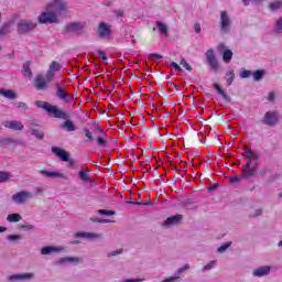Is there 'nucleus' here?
Instances as JSON below:
<instances>
[{
  "mask_svg": "<svg viewBox=\"0 0 282 282\" xmlns=\"http://www.w3.org/2000/svg\"><path fill=\"white\" fill-rule=\"evenodd\" d=\"M67 10V6L63 3L61 0H55L53 3L48 4L46 10L43 11L39 18L37 21L41 24H47V23H58V18L56 14H63Z\"/></svg>",
  "mask_w": 282,
  "mask_h": 282,
  "instance_id": "1",
  "label": "nucleus"
},
{
  "mask_svg": "<svg viewBox=\"0 0 282 282\" xmlns=\"http://www.w3.org/2000/svg\"><path fill=\"white\" fill-rule=\"evenodd\" d=\"M35 105L40 109H44V111L48 112V115H51L53 118H59L62 120H67V118H69V115H67V112L63 111L61 108L50 102L36 101Z\"/></svg>",
  "mask_w": 282,
  "mask_h": 282,
  "instance_id": "2",
  "label": "nucleus"
},
{
  "mask_svg": "<svg viewBox=\"0 0 282 282\" xmlns=\"http://www.w3.org/2000/svg\"><path fill=\"white\" fill-rule=\"evenodd\" d=\"M245 158H247L248 163L242 167V172L245 175H247V177H250V175H254V164H257V160H259V154H257V152L247 150L245 152Z\"/></svg>",
  "mask_w": 282,
  "mask_h": 282,
  "instance_id": "3",
  "label": "nucleus"
},
{
  "mask_svg": "<svg viewBox=\"0 0 282 282\" xmlns=\"http://www.w3.org/2000/svg\"><path fill=\"white\" fill-rule=\"evenodd\" d=\"M28 199H32V193H30L28 191L18 192L12 195V200L15 204H25V202H28Z\"/></svg>",
  "mask_w": 282,
  "mask_h": 282,
  "instance_id": "4",
  "label": "nucleus"
},
{
  "mask_svg": "<svg viewBox=\"0 0 282 282\" xmlns=\"http://www.w3.org/2000/svg\"><path fill=\"white\" fill-rule=\"evenodd\" d=\"M52 83L47 77H43V75H36L35 82H34V87L37 89V91H43L47 89L48 85Z\"/></svg>",
  "mask_w": 282,
  "mask_h": 282,
  "instance_id": "5",
  "label": "nucleus"
},
{
  "mask_svg": "<svg viewBox=\"0 0 282 282\" xmlns=\"http://www.w3.org/2000/svg\"><path fill=\"white\" fill-rule=\"evenodd\" d=\"M97 32L100 39H109L111 36V25L107 22H100Z\"/></svg>",
  "mask_w": 282,
  "mask_h": 282,
  "instance_id": "6",
  "label": "nucleus"
},
{
  "mask_svg": "<svg viewBox=\"0 0 282 282\" xmlns=\"http://www.w3.org/2000/svg\"><path fill=\"white\" fill-rule=\"evenodd\" d=\"M34 28H36V22H30L28 20H21L18 24L20 34H25V32H30V30H34Z\"/></svg>",
  "mask_w": 282,
  "mask_h": 282,
  "instance_id": "7",
  "label": "nucleus"
},
{
  "mask_svg": "<svg viewBox=\"0 0 282 282\" xmlns=\"http://www.w3.org/2000/svg\"><path fill=\"white\" fill-rule=\"evenodd\" d=\"M56 72H61V64L56 61H53L46 72V78L48 80H54Z\"/></svg>",
  "mask_w": 282,
  "mask_h": 282,
  "instance_id": "8",
  "label": "nucleus"
},
{
  "mask_svg": "<svg viewBox=\"0 0 282 282\" xmlns=\"http://www.w3.org/2000/svg\"><path fill=\"white\" fill-rule=\"evenodd\" d=\"M279 122V115L276 112L269 111L264 115L263 123L268 127H274Z\"/></svg>",
  "mask_w": 282,
  "mask_h": 282,
  "instance_id": "9",
  "label": "nucleus"
},
{
  "mask_svg": "<svg viewBox=\"0 0 282 282\" xmlns=\"http://www.w3.org/2000/svg\"><path fill=\"white\" fill-rule=\"evenodd\" d=\"M229 28H230V17L228 15V12L221 11L220 12V30L223 32H228Z\"/></svg>",
  "mask_w": 282,
  "mask_h": 282,
  "instance_id": "10",
  "label": "nucleus"
},
{
  "mask_svg": "<svg viewBox=\"0 0 282 282\" xmlns=\"http://www.w3.org/2000/svg\"><path fill=\"white\" fill-rule=\"evenodd\" d=\"M4 128L10 129L11 131H23L24 126L21 121L9 120L4 122Z\"/></svg>",
  "mask_w": 282,
  "mask_h": 282,
  "instance_id": "11",
  "label": "nucleus"
},
{
  "mask_svg": "<svg viewBox=\"0 0 282 282\" xmlns=\"http://www.w3.org/2000/svg\"><path fill=\"white\" fill-rule=\"evenodd\" d=\"M87 28V23L85 22H72L67 24L66 31L67 32H82V30H85Z\"/></svg>",
  "mask_w": 282,
  "mask_h": 282,
  "instance_id": "12",
  "label": "nucleus"
},
{
  "mask_svg": "<svg viewBox=\"0 0 282 282\" xmlns=\"http://www.w3.org/2000/svg\"><path fill=\"white\" fill-rule=\"evenodd\" d=\"M52 153H54V155H57V158H59L62 162H69V154L64 149L52 148Z\"/></svg>",
  "mask_w": 282,
  "mask_h": 282,
  "instance_id": "13",
  "label": "nucleus"
},
{
  "mask_svg": "<svg viewBox=\"0 0 282 282\" xmlns=\"http://www.w3.org/2000/svg\"><path fill=\"white\" fill-rule=\"evenodd\" d=\"M99 135L95 139V141L97 142V147H107L108 142L107 141V133H105V131L99 130Z\"/></svg>",
  "mask_w": 282,
  "mask_h": 282,
  "instance_id": "14",
  "label": "nucleus"
},
{
  "mask_svg": "<svg viewBox=\"0 0 282 282\" xmlns=\"http://www.w3.org/2000/svg\"><path fill=\"white\" fill-rule=\"evenodd\" d=\"M40 175H43L44 177H65L63 173L58 171H47V170H41Z\"/></svg>",
  "mask_w": 282,
  "mask_h": 282,
  "instance_id": "15",
  "label": "nucleus"
},
{
  "mask_svg": "<svg viewBox=\"0 0 282 282\" xmlns=\"http://www.w3.org/2000/svg\"><path fill=\"white\" fill-rule=\"evenodd\" d=\"M76 237H79L80 239H89L90 241L94 239H100L99 234H91V232H78L76 234Z\"/></svg>",
  "mask_w": 282,
  "mask_h": 282,
  "instance_id": "16",
  "label": "nucleus"
},
{
  "mask_svg": "<svg viewBox=\"0 0 282 282\" xmlns=\"http://www.w3.org/2000/svg\"><path fill=\"white\" fill-rule=\"evenodd\" d=\"M265 274H270V267H260L253 270V276H265Z\"/></svg>",
  "mask_w": 282,
  "mask_h": 282,
  "instance_id": "17",
  "label": "nucleus"
},
{
  "mask_svg": "<svg viewBox=\"0 0 282 282\" xmlns=\"http://www.w3.org/2000/svg\"><path fill=\"white\" fill-rule=\"evenodd\" d=\"M54 252H63V248H58V247H44L41 250V254H52Z\"/></svg>",
  "mask_w": 282,
  "mask_h": 282,
  "instance_id": "18",
  "label": "nucleus"
},
{
  "mask_svg": "<svg viewBox=\"0 0 282 282\" xmlns=\"http://www.w3.org/2000/svg\"><path fill=\"white\" fill-rule=\"evenodd\" d=\"M0 96H3L9 100H14V98H17V93L14 90L0 89Z\"/></svg>",
  "mask_w": 282,
  "mask_h": 282,
  "instance_id": "19",
  "label": "nucleus"
},
{
  "mask_svg": "<svg viewBox=\"0 0 282 282\" xmlns=\"http://www.w3.org/2000/svg\"><path fill=\"white\" fill-rule=\"evenodd\" d=\"M56 86V96L57 98H59L61 100H66L67 99V94L65 93V88H63L61 86V84H55Z\"/></svg>",
  "mask_w": 282,
  "mask_h": 282,
  "instance_id": "20",
  "label": "nucleus"
},
{
  "mask_svg": "<svg viewBox=\"0 0 282 282\" xmlns=\"http://www.w3.org/2000/svg\"><path fill=\"white\" fill-rule=\"evenodd\" d=\"M182 219V215H176V216H172V217H169L164 224L165 226H173L175 224H180V220Z\"/></svg>",
  "mask_w": 282,
  "mask_h": 282,
  "instance_id": "21",
  "label": "nucleus"
},
{
  "mask_svg": "<svg viewBox=\"0 0 282 282\" xmlns=\"http://www.w3.org/2000/svg\"><path fill=\"white\" fill-rule=\"evenodd\" d=\"M62 129H64L65 131H74L76 129V124H74V121L67 119L66 121H64V123L62 124Z\"/></svg>",
  "mask_w": 282,
  "mask_h": 282,
  "instance_id": "22",
  "label": "nucleus"
},
{
  "mask_svg": "<svg viewBox=\"0 0 282 282\" xmlns=\"http://www.w3.org/2000/svg\"><path fill=\"white\" fill-rule=\"evenodd\" d=\"M21 219H23V217L20 214H11L7 216V221H9V224H17L21 221Z\"/></svg>",
  "mask_w": 282,
  "mask_h": 282,
  "instance_id": "23",
  "label": "nucleus"
},
{
  "mask_svg": "<svg viewBox=\"0 0 282 282\" xmlns=\"http://www.w3.org/2000/svg\"><path fill=\"white\" fill-rule=\"evenodd\" d=\"M214 88L221 96V98H224V100H230V97L226 95V91H224V89L221 88V86H219V84H214Z\"/></svg>",
  "mask_w": 282,
  "mask_h": 282,
  "instance_id": "24",
  "label": "nucleus"
},
{
  "mask_svg": "<svg viewBox=\"0 0 282 282\" xmlns=\"http://www.w3.org/2000/svg\"><path fill=\"white\" fill-rule=\"evenodd\" d=\"M156 28H158L159 32H161V34H163L164 36H166V34H169V26H166V24H164L162 22H156Z\"/></svg>",
  "mask_w": 282,
  "mask_h": 282,
  "instance_id": "25",
  "label": "nucleus"
},
{
  "mask_svg": "<svg viewBox=\"0 0 282 282\" xmlns=\"http://www.w3.org/2000/svg\"><path fill=\"white\" fill-rule=\"evenodd\" d=\"M223 61H224V63H230V61H232V51L231 50H226L223 53Z\"/></svg>",
  "mask_w": 282,
  "mask_h": 282,
  "instance_id": "26",
  "label": "nucleus"
},
{
  "mask_svg": "<svg viewBox=\"0 0 282 282\" xmlns=\"http://www.w3.org/2000/svg\"><path fill=\"white\" fill-rule=\"evenodd\" d=\"M59 263H80V260L78 258L68 257V258H62L59 260Z\"/></svg>",
  "mask_w": 282,
  "mask_h": 282,
  "instance_id": "27",
  "label": "nucleus"
},
{
  "mask_svg": "<svg viewBox=\"0 0 282 282\" xmlns=\"http://www.w3.org/2000/svg\"><path fill=\"white\" fill-rule=\"evenodd\" d=\"M12 175L9 172H0V184L3 182H9Z\"/></svg>",
  "mask_w": 282,
  "mask_h": 282,
  "instance_id": "28",
  "label": "nucleus"
},
{
  "mask_svg": "<svg viewBox=\"0 0 282 282\" xmlns=\"http://www.w3.org/2000/svg\"><path fill=\"white\" fill-rule=\"evenodd\" d=\"M269 8L272 12H276V10L282 8V1L272 2L269 4Z\"/></svg>",
  "mask_w": 282,
  "mask_h": 282,
  "instance_id": "29",
  "label": "nucleus"
},
{
  "mask_svg": "<svg viewBox=\"0 0 282 282\" xmlns=\"http://www.w3.org/2000/svg\"><path fill=\"white\" fill-rule=\"evenodd\" d=\"M226 80L228 85H232V80H235V70H228L226 73Z\"/></svg>",
  "mask_w": 282,
  "mask_h": 282,
  "instance_id": "30",
  "label": "nucleus"
},
{
  "mask_svg": "<svg viewBox=\"0 0 282 282\" xmlns=\"http://www.w3.org/2000/svg\"><path fill=\"white\" fill-rule=\"evenodd\" d=\"M265 72L263 70H256L253 72V80H261L264 76Z\"/></svg>",
  "mask_w": 282,
  "mask_h": 282,
  "instance_id": "31",
  "label": "nucleus"
},
{
  "mask_svg": "<svg viewBox=\"0 0 282 282\" xmlns=\"http://www.w3.org/2000/svg\"><path fill=\"white\" fill-rule=\"evenodd\" d=\"M79 180H83V182H89V174L85 171H79Z\"/></svg>",
  "mask_w": 282,
  "mask_h": 282,
  "instance_id": "32",
  "label": "nucleus"
},
{
  "mask_svg": "<svg viewBox=\"0 0 282 282\" xmlns=\"http://www.w3.org/2000/svg\"><path fill=\"white\" fill-rule=\"evenodd\" d=\"M230 246H232V242H226L225 245L218 248V252H226L230 248Z\"/></svg>",
  "mask_w": 282,
  "mask_h": 282,
  "instance_id": "33",
  "label": "nucleus"
},
{
  "mask_svg": "<svg viewBox=\"0 0 282 282\" xmlns=\"http://www.w3.org/2000/svg\"><path fill=\"white\" fill-rule=\"evenodd\" d=\"M84 133L89 142H94V134H91V131H89V129L84 128Z\"/></svg>",
  "mask_w": 282,
  "mask_h": 282,
  "instance_id": "34",
  "label": "nucleus"
},
{
  "mask_svg": "<svg viewBox=\"0 0 282 282\" xmlns=\"http://www.w3.org/2000/svg\"><path fill=\"white\" fill-rule=\"evenodd\" d=\"M274 32H278L279 34H281V32H282V18L280 20H278V22L275 23Z\"/></svg>",
  "mask_w": 282,
  "mask_h": 282,
  "instance_id": "35",
  "label": "nucleus"
},
{
  "mask_svg": "<svg viewBox=\"0 0 282 282\" xmlns=\"http://www.w3.org/2000/svg\"><path fill=\"white\" fill-rule=\"evenodd\" d=\"M181 65L187 70V72H193V67H191V64L186 62V59L181 61Z\"/></svg>",
  "mask_w": 282,
  "mask_h": 282,
  "instance_id": "36",
  "label": "nucleus"
},
{
  "mask_svg": "<svg viewBox=\"0 0 282 282\" xmlns=\"http://www.w3.org/2000/svg\"><path fill=\"white\" fill-rule=\"evenodd\" d=\"M250 76H252V72L250 70L242 69L240 73L241 78H250Z\"/></svg>",
  "mask_w": 282,
  "mask_h": 282,
  "instance_id": "37",
  "label": "nucleus"
},
{
  "mask_svg": "<svg viewBox=\"0 0 282 282\" xmlns=\"http://www.w3.org/2000/svg\"><path fill=\"white\" fill-rule=\"evenodd\" d=\"M214 265H217V261L216 260H213L210 261L209 263H207L205 267H204V271H207V270H213V267Z\"/></svg>",
  "mask_w": 282,
  "mask_h": 282,
  "instance_id": "38",
  "label": "nucleus"
},
{
  "mask_svg": "<svg viewBox=\"0 0 282 282\" xmlns=\"http://www.w3.org/2000/svg\"><path fill=\"white\" fill-rule=\"evenodd\" d=\"M20 276H21V281H25V280H29V279H33L34 274H32V273H20Z\"/></svg>",
  "mask_w": 282,
  "mask_h": 282,
  "instance_id": "39",
  "label": "nucleus"
},
{
  "mask_svg": "<svg viewBox=\"0 0 282 282\" xmlns=\"http://www.w3.org/2000/svg\"><path fill=\"white\" fill-rule=\"evenodd\" d=\"M207 61H214L215 59V52L210 48L206 53Z\"/></svg>",
  "mask_w": 282,
  "mask_h": 282,
  "instance_id": "40",
  "label": "nucleus"
},
{
  "mask_svg": "<svg viewBox=\"0 0 282 282\" xmlns=\"http://www.w3.org/2000/svg\"><path fill=\"white\" fill-rule=\"evenodd\" d=\"M99 215H108V216H113V215H116V212H113V210H105V209H100L99 210Z\"/></svg>",
  "mask_w": 282,
  "mask_h": 282,
  "instance_id": "41",
  "label": "nucleus"
},
{
  "mask_svg": "<svg viewBox=\"0 0 282 282\" xmlns=\"http://www.w3.org/2000/svg\"><path fill=\"white\" fill-rule=\"evenodd\" d=\"M241 177H243V176L236 175V176L230 177L229 184H237V182H239L241 180Z\"/></svg>",
  "mask_w": 282,
  "mask_h": 282,
  "instance_id": "42",
  "label": "nucleus"
},
{
  "mask_svg": "<svg viewBox=\"0 0 282 282\" xmlns=\"http://www.w3.org/2000/svg\"><path fill=\"white\" fill-rule=\"evenodd\" d=\"M32 134L35 135V138H37V140H43V132H41L39 130H32Z\"/></svg>",
  "mask_w": 282,
  "mask_h": 282,
  "instance_id": "43",
  "label": "nucleus"
},
{
  "mask_svg": "<svg viewBox=\"0 0 282 282\" xmlns=\"http://www.w3.org/2000/svg\"><path fill=\"white\" fill-rule=\"evenodd\" d=\"M9 281H21V273L10 275Z\"/></svg>",
  "mask_w": 282,
  "mask_h": 282,
  "instance_id": "44",
  "label": "nucleus"
},
{
  "mask_svg": "<svg viewBox=\"0 0 282 282\" xmlns=\"http://www.w3.org/2000/svg\"><path fill=\"white\" fill-rule=\"evenodd\" d=\"M226 50H228V48H226V44H224V43L218 44V52L220 54H224L226 52Z\"/></svg>",
  "mask_w": 282,
  "mask_h": 282,
  "instance_id": "45",
  "label": "nucleus"
},
{
  "mask_svg": "<svg viewBox=\"0 0 282 282\" xmlns=\"http://www.w3.org/2000/svg\"><path fill=\"white\" fill-rule=\"evenodd\" d=\"M212 69H217V59H208Z\"/></svg>",
  "mask_w": 282,
  "mask_h": 282,
  "instance_id": "46",
  "label": "nucleus"
},
{
  "mask_svg": "<svg viewBox=\"0 0 282 282\" xmlns=\"http://www.w3.org/2000/svg\"><path fill=\"white\" fill-rule=\"evenodd\" d=\"M212 69H217V59H208Z\"/></svg>",
  "mask_w": 282,
  "mask_h": 282,
  "instance_id": "47",
  "label": "nucleus"
},
{
  "mask_svg": "<svg viewBox=\"0 0 282 282\" xmlns=\"http://www.w3.org/2000/svg\"><path fill=\"white\" fill-rule=\"evenodd\" d=\"M118 254H122V249H118L116 251L109 252L108 257H118Z\"/></svg>",
  "mask_w": 282,
  "mask_h": 282,
  "instance_id": "48",
  "label": "nucleus"
},
{
  "mask_svg": "<svg viewBox=\"0 0 282 282\" xmlns=\"http://www.w3.org/2000/svg\"><path fill=\"white\" fill-rule=\"evenodd\" d=\"M9 241H17L19 239H21L20 235H10L8 236Z\"/></svg>",
  "mask_w": 282,
  "mask_h": 282,
  "instance_id": "49",
  "label": "nucleus"
},
{
  "mask_svg": "<svg viewBox=\"0 0 282 282\" xmlns=\"http://www.w3.org/2000/svg\"><path fill=\"white\" fill-rule=\"evenodd\" d=\"M24 74L29 76V78H32V70L30 69V66H24Z\"/></svg>",
  "mask_w": 282,
  "mask_h": 282,
  "instance_id": "50",
  "label": "nucleus"
},
{
  "mask_svg": "<svg viewBox=\"0 0 282 282\" xmlns=\"http://www.w3.org/2000/svg\"><path fill=\"white\" fill-rule=\"evenodd\" d=\"M171 67H173V69H175V72H182V68L180 67V65L175 62L171 63Z\"/></svg>",
  "mask_w": 282,
  "mask_h": 282,
  "instance_id": "51",
  "label": "nucleus"
},
{
  "mask_svg": "<svg viewBox=\"0 0 282 282\" xmlns=\"http://www.w3.org/2000/svg\"><path fill=\"white\" fill-rule=\"evenodd\" d=\"M178 279H180V276H171V278L163 280L162 282H176Z\"/></svg>",
  "mask_w": 282,
  "mask_h": 282,
  "instance_id": "52",
  "label": "nucleus"
},
{
  "mask_svg": "<svg viewBox=\"0 0 282 282\" xmlns=\"http://www.w3.org/2000/svg\"><path fill=\"white\" fill-rule=\"evenodd\" d=\"M97 54H99L102 61L107 62V55L105 54V51H98Z\"/></svg>",
  "mask_w": 282,
  "mask_h": 282,
  "instance_id": "53",
  "label": "nucleus"
},
{
  "mask_svg": "<svg viewBox=\"0 0 282 282\" xmlns=\"http://www.w3.org/2000/svg\"><path fill=\"white\" fill-rule=\"evenodd\" d=\"M251 1H253V3H259L262 0H242V2L245 3V6H250Z\"/></svg>",
  "mask_w": 282,
  "mask_h": 282,
  "instance_id": "54",
  "label": "nucleus"
},
{
  "mask_svg": "<svg viewBox=\"0 0 282 282\" xmlns=\"http://www.w3.org/2000/svg\"><path fill=\"white\" fill-rule=\"evenodd\" d=\"M191 267L188 264H185L183 268L178 269V274H182V272H186Z\"/></svg>",
  "mask_w": 282,
  "mask_h": 282,
  "instance_id": "55",
  "label": "nucleus"
},
{
  "mask_svg": "<svg viewBox=\"0 0 282 282\" xmlns=\"http://www.w3.org/2000/svg\"><path fill=\"white\" fill-rule=\"evenodd\" d=\"M261 209H256L253 214H250V217H259L261 215Z\"/></svg>",
  "mask_w": 282,
  "mask_h": 282,
  "instance_id": "56",
  "label": "nucleus"
},
{
  "mask_svg": "<svg viewBox=\"0 0 282 282\" xmlns=\"http://www.w3.org/2000/svg\"><path fill=\"white\" fill-rule=\"evenodd\" d=\"M194 30L197 34H199V32H202V26L199 24H195Z\"/></svg>",
  "mask_w": 282,
  "mask_h": 282,
  "instance_id": "57",
  "label": "nucleus"
},
{
  "mask_svg": "<svg viewBox=\"0 0 282 282\" xmlns=\"http://www.w3.org/2000/svg\"><path fill=\"white\" fill-rule=\"evenodd\" d=\"M22 228H25L26 230H33L34 229V225L22 226Z\"/></svg>",
  "mask_w": 282,
  "mask_h": 282,
  "instance_id": "58",
  "label": "nucleus"
},
{
  "mask_svg": "<svg viewBox=\"0 0 282 282\" xmlns=\"http://www.w3.org/2000/svg\"><path fill=\"white\" fill-rule=\"evenodd\" d=\"M268 100H270V101L274 100V93L269 94Z\"/></svg>",
  "mask_w": 282,
  "mask_h": 282,
  "instance_id": "59",
  "label": "nucleus"
},
{
  "mask_svg": "<svg viewBox=\"0 0 282 282\" xmlns=\"http://www.w3.org/2000/svg\"><path fill=\"white\" fill-rule=\"evenodd\" d=\"M150 56L154 57V58H163V56L161 54H150Z\"/></svg>",
  "mask_w": 282,
  "mask_h": 282,
  "instance_id": "60",
  "label": "nucleus"
},
{
  "mask_svg": "<svg viewBox=\"0 0 282 282\" xmlns=\"http://www.w3.org/2000/svg\"><path fill=\"white\" fill-rule=\"evenodd\" d=\"M111 221L104 219V220H99V224H110Z\"/></svg>",
  "mask_w": 282,
  "mask_h": 282,
  "instance_id": "61",
  "label": "nucleus"
},
{
  "mask_svg": "<svg viewBox=\"0 0 282 282\" xmlns=\"http://www.w3.org/2000/svg\"><path fill=\"white\" fill-rule=\"evenodd\" d=\"M6 230H8V228H6V227H0V232H6Z\"/></svg>",
  "mask_w": 282,
  "mask_h": 282,
  "instance_id": "62",
  "label": "nucleus"
},
{
  "mask_svg": "<svg viewBox=\"0 0 282 282\" xmlns=\"http://www.w3.org/2000/svg\"><path fill=\"white\" fill-rule=\"evenodd\" d=\"M122 14H124V11L119 10V11H118V17H122Z\"/></svg>",
  "mask_w": 282,
  "mask_h": 282,
  "instance_id": "63",
  "label": "nucleus"
},
{
  "mask_svg": "<svg viewBox=\"0 0 282 282\" xmlns=\"http://www.w3.org/2000/svg\"><path fill=\"white\" fill-rule=\"evenodd\" d=\"M18 107H25V104L20 102V104L18 105Z\"/></svg>",
  "mask_w": 282,
  "mask_h": 282,
  "instance_id": "64",
  "label": "nucleus"
}]
</instances>
